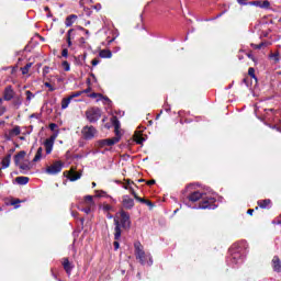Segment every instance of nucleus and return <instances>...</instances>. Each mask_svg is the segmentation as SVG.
Masks as SVG:
<instances>
[{"label":"nucleus","mask_w":281,"mask_h":281,"mask_svg":"<svg viewBox=\"0 0 281 281\" xmlns=\"http://www.w3.org/2000/svg\"><path fill=\"white\" fill-rule=\"evenodd\" d=\"M114 240L122 238V227L124 229H131V215L122 210L114 216Z\"/></svg>","instance_id":"nucleus-1"},{"label":"nucleus","mask_w":281,"mask_h":281,"mask_svg":"<svg viewBox=\"0 0 281 281\" xmlns=\"http://www.w3.org/2000/svg\"><path fill=\"white\" fill-rule=\"evenodd\" d=\"M136 260H139L140 265H153V256L149 252L144 251L142 243L136 241L134 244Z\"/></svg>","instance_id":"nucleus-2"},{"label":"nucleus","mask_w":281,"mask_h":281,"mask_svg":"<svg viewBox=\"0 0 281 281\" xmlns=\"http://www.w3.org/2000/svg\"><path fill=\"white\" fill-rule=\"evenodd\" d=\"M86 117L88 122L94 124V122H98L102 117V111L99 108H91L86 112Z\"/></svg>","instance_id":"nucleus-3"},{"label":"nucleus","mask_w":281,"mask_h":281,"mask_svg":"<svg viewBox=\"0 0 281 281\" xmlns=\"http://www.w3.org/2000/svg\"><path fill=\"white\" fill-rule=\"evenodd\" d=\"M199 210H216V199L203 198L199 205Z\"/></svg>","instance_id":"nucleus-4"},{"label":"nucleus","mask_w":281,"mask_h":281,"mask_svg":"<svg viewBox=\"0 0 281 281\" xmlns=\"http://www.w3.org/2000/svg\"><path fill=\"white\" fill-rule=\"evenodd\" d=\"M81 134H82V137L86 139H93V137L98 135V130H95L93 125H90V126L86 125L85 127H82Z\"/></svg>","instance_id":"nucleus-5"},{"label":"nucleus","mask_w":281,"mask_h":281,"mask_svg":"<svg viewBox=\"0 0 281 281\" xmlns=\"http://www.w3.org/2000/svg\"><path fill=\"white\" fill-rule=\"evenodd\" d=\"M63 166H64L63 161L56 160L55 162H53V165H50L46 168V173L47 175H58V172H61Z\"/></svg>","instance_id":"nucleus-6"},{"label":"nucleus","mask_w":281,"mask_h":281,"mask_svg":"<svg viewBox=\"0 0 281 281\" xmlns=\"http://www.w3.org/2000/svg\"><path fill=\"white\" fill-rule=\"evenodd\" d=\"M58 137L57 134L48 137L44 142V148L46 150V155H52V150H54V143L56 142V138Z\"/></svg>","instance_id":"nucleus-7"},{"label":"nucleus","mask_w":281,"mask_h":281,"mask_svg":"<svg viewBox=\"0 0 281 281\" xmlns=\"http://www.w3.org/2000/svg\"><path fill=\"white\" fill-rule=\"evenodd\" d=\"M19 135H21V126L15 125L4 134V138L7 142H12V139H14V137H19Z\"/></svg>","instance_id":"nucleus-8"},{"label":"nucleus","mask_w":281,"mask_h":281,"mask_svg":"<svg viewBox=\"0 0 281 281\" xmlns=\"http://www.w3.org/2000/svg\"><path fill=\"white\" fill-rule=\"evenodd\" d=\"M117 139L119 138H114V137L101 139L98 142V145L100 148H104L105 146H115V144H119Z\"/></svg>","instance_id":"nucleus-9"},{"label":"nucleus","mask_w":281,"mask_h":281,"mask_svg":"<svg viewBox=\"0 0 281 281\" xmlns=\"http://www.w3.org/2000/svg\"><path fill=\"white\" fill-rule=\"evenodd\" d=\"M122 205L125 210H132V207H135V200L128 195H123Z\"/></svg>","instance_id":"nucleus-10"},{"label":"nucleus","mask_w":281,"mask_h":281,"mask_svg":"<svg viewBox=\"0 0 281 281\" xmlns=\"http://www.w3.org/2000/svg\"><path fill=\"white\" fill-rule=\"evenodd\" d=\"M82 177V173L76 171V169L71 168L68 171V176L67 178L69 179V181H78V179H80Z\"/></svg>","instance_id":"nucleus-11"},{"label":"nucleus","mask_w":281,"mask_h":281,"mask_svg":"<svg viewBox=\"0 0 281 281\" xmlns=\"http://www.w3.org/2000/svg\"><path fill=\"white\" fill-rule=\"evenodd\" d=\"M3 98H4V100H7V102H10V100H12V98H14V90L12 89V86H8L4 89Z\"/></svg>","instance_id":"nucleus-12"},{"label":"nucleus","mask_w":281,"mask_h":281,"mask_svg":"<svg viewBox=\"0 0 281 281\" xmlns=\"http://www.w3.org/2000/svg\"><path fill=\"white\" fill-rule=\"evenodd\" d=\"M272 269L273 271H277V273H281V261L280 257L274 256L272 259Z\"/></svg>","instance_id":"nucleus-13"},{"label":"nucleus","mask_w":281,"mask_h":281,"mask_svg":"<svg viewBox=\"0 0 281 281\" xmlns=\"http://www.w3.org/2000/svg\"><path fill=\"white\" fill-rule=\"evenodd\" d=\"M63 267H64L66 273H68V276H71V271L74 269V266L71 265V262H69L68 258L63 259Z\"/></svg>","instance_id":"nucleus-14"},{"label":"nucleus","mask_w":281,"mask_h":281,"mask_svg":"<svg viewBox=\"0 0 281 281\" xmlns=\"http://www.w3.org/2000/svg\"><path fill=\"white\" fill-rule=\"evenodd\" d=\"M243 262V258H240V254L235 252L231 256V265L234 267V265H238Z\"/></svg>","instance_id":"nucleus-15"},{"label":"nucleus","mask_w":281,"mask_h":281,"mask_svg":"<svg viewBox=\"0 0 281 281\" xmlns=\"http://www.w3.org/2000/svg\"><path fill=\"white\" fill-rule=\"evenodd\" d=\"M86 207H94L95 202L93 201V195H86L83 199Z\"/></svg>","instance_id":"nucleus-16"},{"label":"nucleus","mask_w":281,"mask_h":281,"mask_svg":"<svg viewBox=\"0 0 281 281\" xmlns=\"http://www.w3.org/2000/svg\"><path fill=\"white\" fill-rule=\"evenodd\" d=\"M199 199H203V193L199 191H195L189 195V201H191L192 203H196Z\"/></svg>","instance_id":"nucleus-17"},{"label":"nucleus","mask_w":281,"mask_h":281,"mask_svg":"<svg viewBox=\"0 0 281 281\" xmlns=\"http://www.w3.org/2000/svg\"><path fill=\"white\" fill-rule=\"evenodd\" d=\"M133 186L134 183L131 180H125V182L123 183L124 190H128L132 195L135 194V189H133Z\"/></svg>","instance_id":"nucleus-18"},{"label":"nucleus","mask_w":281,"mask_h":281,"mask_svg":"<svg viewBox=\"0 0 281 281\" xmlns=\"http://www.w3.org/2000/svg\"><path fill=\"white\" fill-rule=\"evenodd\" d=\"M78 19V15H69L66 18V21H65V25L66 27H71V25H74V23H76V20Z\"/></svg>","instance_id":"nucleus-19"},{"label":"nucleus","mask_w":281,"mask_h":281,"mask_svg":"<svg viewBox=\"0 0 281 281\" xmlns=\"http://www.w3.org/2000/svg\"><path fill=\"white\" fill-rule=\"evenodd\" d=\"M15 181L19 186H27V183H30V178L24 177V176H20V177L15 178Z\"/></svg>","instance_id":"nucleus-20"},{"label":"nucleus","mask_w":281,"mask_h":281,"mask_svg":"<svg viewBox=\"0 0 281 281\" xmlns=\"http://www.w3.org/2000/svg\"><path fill=\"white\" fill-rule=\"evenodd\" d=\"M11 159H12L11 155H7L4 158H2V161H1L2 170H5V168H10Z\"/></svg>","instance_id":"nucleus-21"},{"label":"nucleus","mask_w":281,"mask_h":281,"mask_svg":"<svg viewBox=\"0 0 281 281\" xmlns=\"http://www.w3.org/2000/svg\"><path fill=\"white\" fill-rule=\"evenodd\" d=\"M71 98L68 95L64 99H61V110L65 111V109L69 108V104H71Z\"/></svg>","instance_id":"nucleus-22"},{"label":"nucleus","mask_w":281,"mask_h":281,"mask_svg":"<svg viewBox=\"0 0 281 281\" xmlns=\"http://www.w3.org/2000/svg\"><path fill=\"white\" fill-rule=\"evenodd\" d=\"M41 159H43V147L37 148V151L33 158L34 164H36L37 161H41Z\"/></svg>","instance_id":"nucleus-23"},{"label":"nucleus","mask_w":281,"mask_h":281,"mask_svg":"<svg viewBox=\"0 0 281 281\" xmlns=\"http://www.w3.org/2000/svg\"><path fill=\"white\" fill-rule=\"evenodd\" d=\"M258 205L262 210H267V207H269V205H271V200H259Z\"/></svg>","instance_id":"nucleus-24"},{"label":"nucleus","mask_w":281,"mask_h":281,"mask_svg":"<svg viewBox=\"0 0 281 281\" xmlns=\"http://www.w3.org/2000/svg\"><path fill=\"white\" fill-rule=\"evenodd\" d=\"M25 159V151H20L15 155L14 157V161L16 164V166H19V164H21V160Z\"/></svg>","instance_id":"nucleus-25"},{"label":"nucleus","mask_w":281,"mask_h":281,"mask_svg":"<svg viewBox=\"0 0 281 281\" xmlns=\"http://www.w3.org/2000/svg\"><path fill=\"white\" fill-rule=\"evenodd\" d=\"M100 58H111V56H113V53H111V50L109 49H102L99 53Z\"/></svg>","instance_id":"nucleus-26"},{"label":"nucleus","mask_w":281,"mask_h":281,"mask_svg":"<svg viewBox=\"0 0 281 281\" xmlns=\"http://www.w3.org/2000/svg\"><path fill=\"white\" fill-rule=\"evenodd\" d=\"M144 140L145 139L143 138L142 133L136 132L134 134V142H136V144H144Z\"/></svg>","instance_id":"nucleus-27"},{"label":"nucleus","mask_w":281,"mask_h":281,"mask_svg":"<svg viewBox=\"0 0 281 281\" xmlns=\"http://www.w3.org/2000/svg\"><path fill=\"white\" fill-rule=\"evenodd\" d=\"M76 32V30L74 29H70L67 33V44H68V47H71V40L74 38V33Z\"/></svg>","instance_id":"nucleus-28"},{"label":"nucleus","mask_w":281,"mask_h":281,"mask_svg":"<svg viewBox=\"0 0 281 281\" xmlns=\"http://www.w3.org/2000/svg\"><path fill=\"white\" fill-rule=\"evenodd\" d=\"M26 95V106L32 102L33 98H35L34 93L32 91L27 90L25 92Z\"/></svg>","instance_id":"nucleus-29"},{"label":"nucleus","mask_w":281,"mask_h":281,"mask_svg":"<svg viewBox=\"0 0 281 281\" xmlns=\"http://www.w3.org/2000/svg\"><path fill=\"white\" fill-rule=\"evenodd\" d=\"M31 68H32V63H29L23 68H21V71H22L23 76L30 74Z\"/></svg>","instance_id":"nucleus-30"},{"label":"nucleus","mask_w":281,"mask_h":281,"mask_svg":"<svg viewBox=\"0 0 281 281\" xmlns=\"http://www.w3.org/2000/svg\"><path fill=\"white\" fill-rule=\"evenodd\" d=\"M111 123L114 126V128H121L120 120H117V116H113L111 119Z\"/></svg>","instance_id":"nucleus-31"},{"label":"nucleus","mask_w":281,"mask_h":281,"mask_svg":"<svg viewBox=\"0 0 281 281\" xmlns=\"http://www.w3.org/2000/svg\"><path fill=\"white\" fill-rule=\"evenodd\" d=\"M114 139H117V143H120V139H122V130L121 128H114Z\"/></svg>","instance_id":"nucleus-32"},{"label":"nucleus","mask_w":281,"mask_h":281,"mask_svg":"<svg viewBox=\"0 0 281 281\" xmlns=\"http://www.w3.org/2000/svg\"><path fill=\"white\" fill-rule=\"evenodd\" d=\"M269 58H271L274 63H280V53H271Z\"/></svg>","instance_id":"nucleus-33"},{"label":"nucleus","mask_w":281,"mask_h":281,"mask_svg":"<svg viewBox=\"0 0 281 281\" xmlns=\"http://www.w3.org/2000/svg\"><path fill=\"white\" fill-rule=\"evenodd\" d=\"M269 8H271V2H269L268 0L261 1L262 10H269Z\"/></svg>","instance_id":"nucleus-34"},{"label":"nucleus","mask_w":281,"mask_h":281,"mask_svg":"<svg viewBox=\"0 0 281 281\" xmlns=\"http://www.w3.org/2000/svg\"><path fill=\"white\" fill-rule=\"evenodd\" d=\"M249 5H255L256 8H261L262 1L257 0V1H250L248 2Z\"/></svg>","instance_id":"nucleus-35"},{"label":"nucleus","mask_w":281,"mask_h":281,"mask_svg":"<svg viewBox=\"0 0 281 281\" xmlns=\"http://www.w3.org/2000/svg\"><path fill=\"white\" fill-rule=\"evenodd\" d=\"M267 46V43L265 42H261L259 45H256V44H251V47L254 49H262V47Z\"/></svg>","instance_id":"nucleus-36"},{"label":"nucleus","mask_w":281,"mask_h":281,"mask_svg":"<svg viewBox=\"0 0 281 281\" xmlns=\"http://www.w3.org/2000/svg\"><path fill=\"white\" fill-rule=\"evenodd\" d=\"M95 196H98V198H104V196H106V193H105L104 191H102V190H97V191H95Z\"/></svg>","instance_id":"nucleus-37"},{"label":"nucleus","mask_w":281,"mask_h":281,"mask_svg":"<svg viewBox=\"0 0 281 281\" xmlns=\"http://www.w3.org/2000/svg\"><path fill=\"white\" fill-rule=\"evenodd\" d=\"M80 95H82V91L74 92V93H71V94L68 95V97H70V98L74 100V98H80Z\"/></svg>","instance_id":"nucleus-38"},{"label":"nucleus","mask_w":281,"mask_h":281,"mask_svg":"<svg viewBox=\"0 0 281 281\" xmlns=\"http://www.w3.org/2000/svg\"><path fill=\"white\" fill-rule=\"evenodd\" d=\"M133 196H134V199H135L136 201H139V203H146V199L139 198V196L137 195V193H134Z\"/></svg>","instance_id":"nucleus-39"},{"label":"nucleus","mask_w":281,"mask_h":281,"mask_svg":"<svg viewBox=\"0 0 281 281\" xmlns=\"http://www.w3.org/2000/svg\"><path fill=\"white\" fill-rule=\"evenodd\" d=\"M248 76H250V78H256V69L249 68L248 69Z\"/></svg>","instance_id":"nucleus-40"},{"label":"nucleus","mask_w":281,"mask_h":281,"mask_svg":"<svg viewBox=\"0 0 281 281\" xmlns=\"http://www.w3.org/2000/svg\"><path fill=\"white\" fill-rule=\"evenodd\" d=\"M44 87H47L48 91H56V88L54 86H52V83H49V82H45Z\"/></svg>","instance_id":"nucleus-41"},{"label":"nucleus","mask_w":281,"mask_h":281,"mask_svg":"<svg viewBox=\"0 0 281 281\" xmlns=\"http://www.w3.org/2000/svg\"><path fill=\"white\" fill-rule=\"evenodd\" d=\"M63 67L66 71H69L71 69V66H69V63L68 61H63Z\"/></svg>","instance_id":"nucleus-42"},{"label":"nucleus","mask_w":281,"mask_h":281,"mask_svg":"<svg viewBox=\"0 0 281 281\" xmlns=\"http://www.w3.org/2000/svg\"><path fill=\"white\" fill-rule=\"evenodd\" d=\"M61 56H63L64 58H67V56H69V50H68L67 48H64V49L61 50Z\"/></svg>","instance_id":"nucleus-43"},{"label":"nucleus","mask_w":281,"mask_h":281,"mask_svg":"<svg viewBox=\"0 0 281 281\" xmlns=\"http://www.w3.org/2000/svg\"><path fill=\"white\" fill-rule=\"evenodd\" d=\"M56 128H58V125L56 123H50L49 124V130L50 131H56Z\"/></svg>","instance_id":"nucleus-44"},{"label":"nucleus","mask_w":281,"mask_h":281,"mask_svg":"<svg viewBox=\"0 0 281 281\" xmlns=\"http://www.w3.org/2000/svg\"><path fill=\"white\" fill-rule=\"evenodd\" d=\"M117 240H120V239H115V241H114L115 251H117L120 249V241H117Z\"/></svg>","instance_id":"nucleus-45"},{"label":"nucleus","mask_w":281,"mask_h":281,"mask_svg":"<svg viewBox=\"0 0 281 281\" xmlns=\"http://www.w3.org/2000/svg\"><path fill=\"white\" fill-rule=\"evenodd\" d=\"M91 207L92 206H87L86 209H82V212H85L86 214H90L91 213Z\"/></svg>","instance_id":"nucleus-46"},{"label":"nucleus","mask_w":281,"mask_h":281,"mask_svg":"<svg viewBox=\"0 0 281 281\" xmlns=\"http://www.w3.org/2000/svg\"><path fill=\"white\" fill-rule=\"evenodd\" d=\"M90 98H102V94L93 92L90 94Z\"/></svg>","instance_id":"nucleus-47"},{"label":"nucleus","mask_w":281,"mask_h":281,"mask_svg":"<svg viewBox=\"0 0 281 281\" xmlns=\"http://www.w3.org/2000/svg\"><path fill=\"white\" fill-rule=\"evenodd\" d=\"M91 65H92L93 67H95L97 65H100V60H98V59H92Z\"/></svg>","instance_id":"nucleus-48"},{"label":"nucleus","mask_w":281,"mask_h":281,"mask_svg":"<svg viewBox=\"0 0 281 281\" xmlns=\"http://www.w3.org/2000/svg\"><path fill=\"white\" fill-rule=\"evenodd\" d=\"M237 3H239V5H247V0H237Z\"/></svg>","instance_id":"nucleus-49"},{"label":"nucleus","mask_w":281,"mask_h":281,"mask_svg":"<svg viewBox=\"0 0 281 281\" xmlns=\"http://www.w3.org/2000/svg\"><path fill=\"white\" fill-rule=\"evenodd\" d=\"M145 205H148V207H153V202L149 200H145Z\"/></svg>","instance_id":"nucleus-50"},{"label":"nucleus","mask_w":281,"mask_h":281,"mask_svg":"<svg viewBox=\"0 0 281 281\" xmlns=\"http://www.w3.org/2000/svg\"><path fill=\"white\" fill-rule=\"evenodd\" d=\"M5 113V106L0 108V115H3Z\"/></svg>","instance_id":"nucleus-51"},{"label":"nucleus","mask_w":281,"mask_h":281,"mask_svg":"<svg viewBox=\"0 0 281 281\" xmlns=\"http://www.w3.org/2000/svg\"><path fill=\"white\" fill-rule=\"evenodd\" d=\"M79 43H80V45H85V43H87V41H85V37H81V38L79 40Z\"/></svg>","instance_id":"nucleus-52"},{"label":"nucleus","mask_w":281,"mask_h":281,"mask_svg":"<svg viewBox=\"0 0 281 281\" xmlns=\"http://www.w3.org/2000/svg\"><path fill=\"white\" fill-rule=\"evenodd\" d=\"M272 223H273L274 225H281V220H274Z\"/></svg>","instance_id":"nucleus-53"},{"label":"nucleus","mask_w":281,"mask_h":281,"mask_svg":"<svg viewBox=\"0 0 281 281\" xmlns=\"http://www.w3.org/2000/svg\"><path fill=\"white\" fill-rule=\"evenodd\" d=\"M147 186H155V180L147 181Z\"/></svg>","instance_id":"nucleus-54"},{"label":"nucleus","mask_w":281,"mask_h":281,"mask_svg":"<svg viewBox=\"0 0 281 281\" xmlns=\"http://www.w3.org/2000/svg\"><path fill=\"white\" fill-rule=\"evenodd\" d=\"M103 210H105L106 212H109V210H111V205L106 204L105 206H103Z\"/></svg>","instance_id":"nucleus-55"},{"label":"nucleus","mask_w":281,"mask_h":281,"mask_svg":"<svg viewBox=\"0 0 281 281\" xmlns=\"http://www.w3.org/2000/svg\"><path fill=\"white\" fill-rule=\"evenodd\" d=\"M90 92H91V88H88V89L81 91V93H90Z\"/></svg>","instance_id":"nucleus-56"},{"label":"nucleus","mask_w":281,"mask_h":281,"mask_svg":"<svg viewBox=\"0 0 281 281\" xmlns=\"http://www.w3.org/2000/svg\"><path fill=\"white\" fill-rule=\"evenodd\" d=\"M20 168L22 169V170H27V166H25V165H22V166H20Z\"/></svg>","instance_id":"nucleus-57"},{"label":"nucleus","mask_w":281,"mask_h":281,"mask_svg":"<svg viewBox=\"0 0 281 281\" xmlns=\"http://www.w3.org/2000/svg\"><path fill=\"white\" fill-rule=\"evenodd\" d=\"M247 214H254V209H249L248 211H247Z\"/></svg>","instance_id":"nucleus-58"},{"label":"nucleus","mask_w":281,"mask_h":281,"mask_svg":"<svg viewBox=\"0 0 281 281\" xmlns=\"http://www.w3.org/2000/svg\"><path fill=\"white\" fill-rule=\"evenodd\" d=\"M80 30H83L85 33L89 36V30H85V29H82V27H80Z\"/></svg>","instance_id":"nucleus-59"},{"label":"nucleus","mask_w":281,"mask_h":281,"mask_svg":"<svg viewBox=\"0 0 281 281\" xmlns=\"http://www.w3.org/2000/svg\"><path fill=\"white\" fill-rule=\"evenodd\" d=\"M248 58H251V60H254V55L248 54Z\"/></svg>","instance_id":"nucleus-60"},{"label":"nucleus","mask_w":281,"mask_h":281,"mask_svg":"<svg viewBox=\"0 0 281 281\" xmlns=\"http://www.w3.org/2000/svg\"><path fill=\"white\" fill-rule=\"evenodd\" d=\"M3 103V99L2 98H0V104H2Z\"/></svg>","instance_id":"nucleus-61"},{"label":"nucleus","mask_w":281,"mask_h":281,"mask_svg":"<svg viewBox=\"0 0 281 281\" xmlns=\"http://www.w3.org/2000/svg\"><path fill=\"white\" fill-rule=\"evenodd\" d=\"M92 188H95V182H92Z\"/></svg>","instance_id":"nucleus-62"},{"label":"nucleus","mask_w":281,"mask_h":281,"mask_svg":"<svg viewBox=\"0 0 281 281\" xmlns=\"http://www.w3.org/2000/svg\"><path fill=\"white\" fill-rule=\"evenodd\" d=\"M108 218H113V215H108Z\"/></svg>","instance_id":"nucleus-63"},{"label":"nucleus","mask_w":281,"mask_h":281,"mask_svg":"<svg viewBox=\"0 0 281 281\" xmlns=\"http://www.w3.org/2000/svg\"><path fill=\"white\" fill-rule=\"evenodd\" d=\"M20 139H25V137L21 136Z\"/></svg>","instance_id":"nucleus-64"}]
</instances>
